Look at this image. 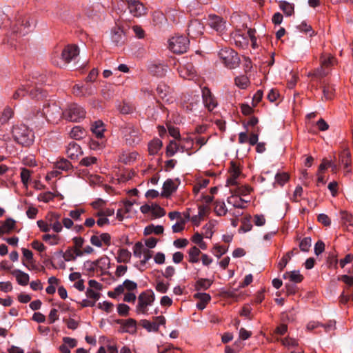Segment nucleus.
Returning <instances> with one entry per match:
<instances>
[{"mask_svg": "<svg viewBox=\"0 0 353 353\" xmlns=\"http://www.w3.org/2000/svg\"><path fill=\"white\" fill-rule=\"evenodd\" d=\"M153 248H154V237L143 239L134 244L133 255L139 259L141 265H144L152 257Z\"/></svg>", "mask_w": 353, "mask_h": 353, "instance_id": "1", "label": "nucleus"}, {"mask_svg": "<svg viewBox=\"0 0 353 353\" xmlns=\"http://www.w3.org/2000/svg\"><path fill=\"white\" fill-rule=\"evenodd\" d=\"M12 135L15 142L23 145L30 146L34 141V134L32 131L24 124L13 125Z\"/></svg>", "mask_w": 353, "mask_h": 353, "instance_id": "2", "label": "nucleus"}, {"mask_svg": "<svg viewBox=\"0 0 353 353\" xmlns=\"http://www.w3.org/2000/svg\"><path fill=\"white\" fill-rule=\"evenodd\" d=\"M121 136L127 145H134L140 141L139 129L132 123H125L120 128Z\"/></svg>", "mask_w": 353, "mask_h": 353, "instance_id": "3", "label": "nucleus"}, {"mask_svg": "<svg viewBox=\"0 0 353 353\" xmlns=\"http://www.w3.org/2000/svg\"><path fill=\"white\" fill-rule=\"evenodd\" d=\"M79 54V50L76 45H68L64 48L61 54V58L52 59L54 64L63 67L69 63L72 59L77 57Z\"/></svg>", "mask_w": 353, "mask_h": 353, "instance_id": "4", "label": "nucleus"}, {"mask_svg": "<svg viewBox=\"0 0 353 353\" xmlns=\"http://www.w3.org/2000/svg\"><path fill=\"white\" fill-rule=\"evenodd\" d=\"M190 45L188 37L182 35H175L168 41L169 49L175 54H183L187 52Z\"/></svg>", "mask_w": 353, "mask_h": 353, "instance_id": "5", "label": "nucleus"}, {"mask_svg": "<svg viewBox=\"0 0 353 353\" xmlns=\"http://www.w3.org/2000/svg\"><path fill=\"white\" fill-rule=\"evenodd\" d=\"M43 114L46 119L52 123H57L61 119L62 117H64V112L55 103L44 106L43 108Z\"/></svg>", "mask_w": 353, "mask_h": 353, "instance_id": "6", "label": "nucleus"}, {"mask_svg": "<svg viewBox=\"0 0 353 353\" xmlns=\"http://www.w3.org/2000/svg\"><path fill=\"white\" fill-rule=\"evenodd\" d=\"M85 110L76 103L70 105L68 109L64 111V117L72 122H78L85 118Z\"/></svg>", "mask_w": 353, "mask_h": 353, "instance_id": "7", "label": "nucleus"}, {"mask_svg": "<svg viewBox=\"0 0 353 353\" xmlns=\"http://www.w3.org/2000/svg\"><path fill=\"white\" fill-rule=\"evenodd\" d=\"M219 55L225 66L233 68L237 65L239 59L237 54L232 49L227 48L221 49Z\"/></svg>", "mask_w": 353, "mask_h": 353, "instance_id": "8", "label": "nucleus"}, {"mask_svg": "<svg viewBox=\"0 0 353 353\" xmlns=\"http://www.w3.org/2000/svg\"><path fill=\"white\" fill-rule=\"evenodd\" d=\"M129 12L134 17H141L146 13V8L140 0H123Z\"/></svg>", "mask_w": 353, "mask_h": 353, "instance_id": "9", "label": "nucleus"}, {"mask_svg": "<svg viewBox=\"0 0 353 353\" xmlns=\"http://www.w3.org/2000/svg\"><path fill=\"white\" fill-rule=\"evenodd\" d=\"M154 301L152 291L142 292L138 299L137 310L142 313H145L148 305H151Z\"/></svg>", "mask_w": 353, "mask_h": 353, "instance_id": "10", "label": "nucleus"}, {"mask_svg": "<svg viewBox=\"0 0 353 353\" xmlns=\"http://www.w3.org/2000/svg\"><path fill=\"white\" fill-rule=\"evenodd\" d=\"M242 176L241 170L234 161L230 162L229 168V176L227 179L228 185H236L239 179Z\"/></svg>", "mask_w": 353, "mask_h": 353, "instance_id": "11", "label": "nucleus"}, {"mask_svg": "<svg viewBox=\"0 0 353 353\" xmlns=\"http://www.w3.org/2000/svg\"><path fill=\"white\" fill-rule=\"evenodd\" d=\"M230 191L232 192V195L228 198V203L231 205L234 208H245L247 205V203L250 202V200L245 198L240 197L239 194H235L232 190Z\"/></svg>", "mask_w": 353, "mask_h": 353, "instance_id": "12", "label": "nucleus"}, {"mask_svg": "<svg viewBox=\"0 0 353 353\" xmlns=\"http://www.w3.org/2000/svg\"><path fill=\"white\" fill-rule=\"evenodd\" d=\"M72 91L77 97H88L96 92V88L91 85H74Z\"/></svg>", "mask_w": 353, "mask_h": 353, "instance_id": "13", "label": "nucleus"}, {"mask_svg": "<svg viewBox=\"0 0 353 353\" xmlns=\"http://www.w3.org/2000/svg\"><path fill=\"white\" fill-rule=\"evenodd\" d=\"M202 97L203 103L209 111H212L217 106V101L216 99L208 88H203Z\"/></svg>", "mask_w": 353, "mask_h": 353, "instance_id": "14", "label": "nucleus"}, {"mask_svg": "<svg viewBox=\"0 0 353 353\" xmlns=\"http://www.w3.org/2000/svg\"><path fill=\"white\" fill-rule=\"evenodd\" d=\"M204 30L203 24L199 20H193L188 28V34L191 38H196L201 36Z\"/></svg>", "mask_w": 353, "mask_h": 353, "instance_id": "15", "label": "nucleus"}, {"mask_svg": "<svg viewBox=\"0 0 353 353\" xmlns=\"http://www.w3.org/2000/svg\"><path fill=\"white\" fill-rule=\"evenodd\" d=\"M321 66L317 70L316 75L323 77L327 74V72L325 71V68H328L330 65H334L335 59L334 57L330 54H323L321 58Z\"/></svg>", "mask_w": 353, "mask_h": 353, "instance_id": "16", "label": "nucleus"}, {"mask_svg": "<svg viewBox=\"0 0 353 353\" xmlns=\"http://www.w3.org/2000/svg\"><path fill=\"white\" fill-rule=\"evenodd\" d=\"M208 21L209 26L218 32H222L225 28V22L219 16L210 14Z\"/></svg>", "mask_w": 353, "mask_h": 353, "instance_id": "17", "label": "nucleus"}, {"mask_svg": "<svg viewBox=\"0 0 353 353\" xmlns=\"http://www.w3.org/2000/svg\"><path fill=\"white\" fill-rule=\"evenodd\" d=\"M61 216L54 212L48 213L46 216V220L48 221L50 228L55 232H60L62 230V225L60 222Z\"/></svg>", "mask_w": 353, "mask_h": 353, "instance_id": "18", "label": "nucleus"}, {"mask_svg": "<svg viewBox=\"0 0 353 353\" xmlns=\"http://www.w3.org/2000/svg\"><path fill=\"white\" fill-rule=\"evenodd\" d=\"M177 189V184L172 179L166 180L162 188L161 196L164 198H168Z\"/></svg>", "mask_w": 353, "mask_h": 353, "instance_id": "19", "label": "nucleus"}, {"mask_svg": "<svg viewBox=\"0 0 353 353\" xmlns=\"http://www.w3.org/2000/svg\"><path fill=\"white\" fill-rule=\"evenodd\" d=\"M66 154L71 159H76L83 154V152L79 145L72 141L67 146Z\"/></svg>", "mask_w": 353, "mask_h": 353, "instance_id": "20", "label": "nucleus"}, {"mask_svg": "<svg viewBox=\"0 0 353 353\" xmlns=\"http://www.w3.org/2000/svg\"><path fill=\"white\" fill-rule=\"evenodd\" d=\"M214 212L218 216H225L228 212L231 213L232 210H228L225 203L223 201H217L214 203ZM232 214L238 217L241 214V213L237 211L232 212Z\"/></svg>", "mask_w": 353, "mask_h": 353, "instance_id": "21", "label": "nucleus"}, {"mask_svg": "<svg viewBox=\"0 0 353 353\" xmlns=\"http://www.w3.org/2000/svg\"><path fill=\"white\" fill-rule=\"evenodd\" d=\"M178 71L180 77L184 79H192L195 74V70L191 64L180 65Z\"/></svg>", "mask_w": 353, "mask_h": 353, "instance_id": "22", "label": "nucleus"}, {"mask_svg": "<svg viewBox=\"0 0 353 353\" xmlns=\"http://www.w3.org/2000/svg\"><path fill=\"white\" fill-rule=\"evenodd\" d=\"M137 284L135 282L127 279L123 283L122 285H118L114 289V293L119 295L124 293V291L125 290H128V292H132L137 290Z\"/></svg>", "mask_w": 353, "mask_h": 353, "instance_id": "23", "label": "nucleus"}, {"mask_svg": "<svg viewBox=\"0 0 353 353\" xmlns=\"http://www.w3.org/2000/svg\"><path fill=\"white\" fill-rule=\"evenodd\" d=\"M194 298L199 300V302L196 303V307L200 310H203L205 308L207 304L211 300V296L209 294L202 292L194 294Z\"/></svg>", "mask_w": 353, "mask_h": 353, "instance_id": "24", "label": "nucleus"}, {"mask_svg": "<svg viewBox=\"0 0 353 353\" xmlns=\"http://www.w3.org/2000/svg\"><path fill=\"white\" fill-rule=\"evenodd\" d=\"M139 157L136 151H125L119 156V161L125 164H130L134 162Z\"/></svg>", "mask_w": 353, "mask_h": 353, "instance_id": "25", "label": "nucleus"}, {"mask_svg": "<svg viewBox=\"0 0 353 353\" xmlns=\"http://www.w3.org/2000/svg\"><path fill=\"white\" fill-rule=\"evenodd\" d=\"M11 274L16 278V280L19 285L25 286L28 284L30 277L27 273L16 269L12 271Z\"/></svg>", "mask_w": 353, "mask_h": 353, "instance_id": "26", "label": "nucleus"}, {"mask_svg": "<svg viewBox=\"0 0 353 353\" xmlns=\"http://www.w3.org/2000/svg\"><path fill=\"white\" fill-rule=\"evenodd\" d=\"M15 223L16 221L14 219L11 218L7 219L0 226V236L10 233L14 228Z\"/></svg>", "mask_w": 353, "mask_h": 353, "instance_id": "27", "label": "nucleus"}, {"mask_svg": "<svg viewBox=\"0 0 353 353\" xmlns=\"http://www.w3.org/2000/svg\"><path fill=\"white\" fill-rule=\"evenodd\" d=\"M157 94L163 101H168V96L170 92V88L164 83H160L156 89Z\"/></svg>", "mask_w": 353, "mask_h": 353, "instance_id": "28", "label": "nucleus"}, {"mask_svg": "<svg viewBox=\"0 0 353 353\" xmlns=\"http://www.w3.org/2000/svg\"><path fill=\"white\" fill-rule=\"evenodd\" d=\"M124 37L125 35L123 31L119 28H115L112 30L111 39L115 44L119 45L122 43L123 42Z\"/></svg>", "mask_w": 353, "mask_h": 353, "instance_id": "29", "label": "nucleus"}, {"mask_svg": "<svg viewBox=\"0 0 353 353\" xmlns=\"http://www.w3.org/2000/svg\"><path fill=\"white\" fill-rule=\"evenodd\" d=\"M283 278L285 279H289L290 281L294 283H300L303 279V275L300 274L299 271L296 270L285 272L283 274Z\"/></svg>", "mask_w": 353, "mask_h": 353, "instance_id": "30", "label": "nucleus"}, {"mask_svg": "<svg viewBox=\"0 0 353 353\" xmlns=\"http://www.w3.org/2000/svg\"><path fill=\"white\" fill-rule=\"evenodd\" d=\"M132 254L127 249H119L117 252V261L118 263H128L130 261Z\"/></svg>", "mask_w": 353, "mask_h": 353, "instance_id": "31", "label": "nucleus"}, {"mask_svg": "<svg viewBox=\"0 0 353 353\" xmlns=\"http://www.w3.org/2000/svg\"><path fill=\"white\" fill-rule=\"evenodd\" d=\"M91 130L97 138H102L105 131L104 124L100 120L97 121L92 124Z\"/></svg>", "mask_w": 353, "mask_h": 353, "instance_id": "32", "label": "nucleus"}, {"mask_svg": "<svg viewBox=\"0 0 353 353\" xmlns=\"http://www.w3.org/2000/svg\"><path fill=\"white\" fill-rule=\"evenodd\" d=\"M213 281L208 279H199L195 284L194 288L196 290H208L212 284Z\"/></svg>", "mask_w": 353, "mask_h": 353, "instance_id": "33", "label": "nucleus"}, {"mask_svg": "<svg viewBox=\"0 0 353 353\" xmlns=\"http://www.w3.org/2000/svg\"><path fill=\"white\" fill-rule=\"evenodd\" d=\"M165 319L163 316L156 317V332L159 331L161 335L168 334V331L165 329Z\"/></svg>", "mask_w": 353, "mask_h": 353, "instance_id": "34", "label": "nucleus"}, {"mask_svg": "<svg viewBox=\"0 0 353 353\" xmlns=\"http://www.w3.org/2000/svg\"><path fill=\"white\" fill-rule=\"evenodd\" d=\"M70 136L72 139L80 140L85 136V131L81 126H75L71 130Z\"/></svg>", "mask_w": 353, "mask_h": 353, "instance_id": "35", "label": "nucleus"}, {"mask_svg": "<svg viewBox=\"0 0 353 353\" xmlns=\"http://www.w3.org/2000/svg\"><path fill=\"white\" fill-rule=\"evenodd\" d=\"M201 254L199 248L196 246L192 247L188 250V261L191 263H195L199 261V256Z\"/></svg>", "mask_w": 353, "mask_h": 353, "instance_id": "36", "label": "nucleus"}, {"mask_svg": "<svg viewBox=\"0 0 353 353\" xmlns=\"http://www.w3.org/2000/svg\"><path fill=\"white\" fill-rule=\"evenodd\" d=\"M123 330L130 334L135 333L137 330L136 321L132 319H128L123 325Z\"/></svg>", "mask_w": 353, "mask_h": 353, "instance_id": "37", "label": "nucleus"}, {"mask_svg": "<svg viewBox=\"0 0 353 353\" xmlns=\"http://www.w3.org/2000/svg\"><path fill=\"white\" fill-rule=\"evenodd\" d=\"M280 341L282 345L288 350H292L299 346L297 341L290 337H285L281 339Z\"/></svg>", "mask_w": 353, "mask_h": 353, "instance_id": "38", "label": "nucleus"}, {"mask_svg": "<svg viewBox=\"0 0 353 353\" xmlns=\"http://www.w3.org/2000/svg\"><path fill=\"white\" fill-rule=\"evenodd\" d=\"M194 140L192 138L187 137L183 138V139L180 140L179 142V145L181 148V152L186 151L188 152L189 150H190L193 145Z\"/></svg>", "mask_w": 353, "mask_h": 353, "instance_id": "39", "label": "nucleus"}, {"mask_svg": "<svg viewBox=\"0 0 353 353\" xmlns=\"http://www.w3.org/2000/svg\"><path fill=\"white\" fill-rule=\"evenodd\" d=\"M335 89L332 85H325L323 88V98L325 100H331L334 98Z\"/></svg>", "mask_w": 353, "mask_h": 353, "instance_id": "40", "label": "nucleus"}, {"mask_svg": "<svg viewBox=\"0 0 353 353\" xmlns=\"http://www.w3.org/2000/svg\"><path fill=\"white\" fill-rule=\"evenodd\" d=\"M177 151H181V148L176 141H170L166 148V154L168 157L173 156Z\"/></svg>", "mask_w": 353, "mask_h": 353, "instance_id": "41", "label": "nucleus"}, {"mask_svg": "<svg viewBox=\"0 0 353 353\" xmlns=\"http://www.w3.org/2000/svg\"><path fill=\"white\" fill-rule=\"evenodd\" d=\"M118 110L123 114H128L133 112L134 107L129 103L123 102L118 105Z\"/></svg>", "mask_w": 353, "mask_h": 353, "instance_id": "42", "label": "nucleus"}, {"mask_svg": "<svg viewBox=\"0 0 353 353\" xmlns=\"http://www.w3.org/2000/svg\"><path fill=\"white\" fill-rule=\"evenodd\" d=\"M233 192L239 194L240 197L245 198L250 194L252 189L248 185H243L237 187L235 190H232Z\"/></svg>", "mask_w": 353, "mask_h": 353, "instance_id": "43", "label": "nucleus"}, {"mask_svg": "<svg viewBox=\"0 0 353 353\" xmlns=\"http://www.w3.org/2000/svg\"><path fill=\"white\" fill-rule=\"evenodd\" d=\"M279 8L287 16H291L294 13V6L287 1H281Z\"/></svg>", "mask_w": 353, "mask_h": 353, "instance_id": "44", "label": "nucleus"}, {"mask_svg": "<svg viewBox=\"0 0 353 353\" xmlns=\"http://www.w3.org/2000/svg\"><path fill=\"white\" fill-rule=\"evenodd\" d=\"M235 84L241 89H245L250 84V81L248 77L241 75L236 77Z\"/></svg>", "mask_w": 353, "mask_h": 353, "instance_id": "45", "label": "nucleus"}, {"mask_svg": "<svg viewBox=\"0 0 353 353\" xmlns=\"http://www.w3.org/2000/svg\"><path fill=\"white\" fill-rule=\"evenodd\" d=\"M290 176L287 172L278 173L275 176V183L278 185L283 186L286 182L288 181Z\"/></svg>", "mask_w": 353, "mask_h": 353, "instance_id": "46", "label": "nucleus"}, {"mask_svg": "<svg viewBox=\"0 0 353 353\" xmlns=\"http://www.w3.org/2000/svg\"><path fill=\"white\" fill-rule=\"evenodd\" d=\"M95 263L100 271H103L109 268V259L108 257H101L95 261Z\"/></svg>", "mask_w": 353, "mask_h": 353, "instance_id": "47", "label": "nucleus"}, {"mask_svg": "<svg viewBox=\"0 0 353 353\" xmlns=\"http://www.w3.org/2000/svg\"><path fill=\"white\" fill-rule=\"evenodd\" d=\"M28 92L26 88L22 85L14 92L12 99L14 100H21L26 95Z\"/></svg>", "mask_w": 353, "mask_h": 353, "instance_id": "48", "label": "nucleus"}, {"mask_svg": "<svg viewBox=\"0 0 353 353\" xmlns=\"http://www.w3.org/2000/svg\"><path fill=\"white\" fill-rule=\"evenodd\" d=\"M214 227V225L212 222H209L203 226V229L204 230V232H203L204 237H205L207 239H210L212 236L213 233H214V230H213Z\"/></svg>", "mask_w": 353, "mask_h": 353, "instance_id": "49", "label": "nucleus"}, {"mask_svg": "<svg viewBox=\"0 0 353 353\" xmlns=\"http://www.w3.org/2000/svg\"><path fill=\"white\" fill-rule=\"evenodd\" d=\"M168 71V67L164 64L156 65V77L162 78L165 76Z\"/></svg>", "mask_w": 353, "mask_h": 353, "instance_id": "50", "label": "nucleus"}, {"mask_svg": "<svg viewBox=\"0 0 353 353\" xmlns=\"http://www.w3.org/2000/svg\"><path fill=\"white\" fill-rule=\"evenodd\" d=\"M42 239L50 245H57L59 241V237L55 234H44L42 237Z\"/></svg>", "mask_w": 353, "mask_h": 353, "instance_id": "51", "label": "nucleus"}, {"mask_svg": "<svg viewBox=\"0 0 353 353\" xmlns=\"http://www.w3.org/2000/svg\"><path fill=\"white\" fill-rule=\"evenodd\" d=\"M54 197V194L51 192H46L43 193H41L38 196V200L39 201H43L45 203H48L50 201H52Z\"/></svg>", "mask_w": 353, "mask_h": 353, "instance_id": "52", "label": "nucleus"}, {"mask_svg": "<svg viewBox=\"0 0 353 353\" xmlns=\"http://www.w3.org/2000/svg\"><path fill=\"white\" fill-rule=\"evenodd\" d=\"M186 220L184 219H180L179 221L172 225V231L173 232H180L183 231L185 228Z\"/></svg>", "mask_w": 353, "mask_h": 353, "instance_id": "53", "label": "nucleus"}, {"mask_svg": "<svg viewBox=\"0 0 353 353\" xmlns=\"http://www.w3.org/2000/svg\"><path fill=\"white\" fill-rule=\"evenodd\" d=\"M311 239L309 237L304 238L299 244L300 249L303 252H307L311 246Z\"/></svg>", "mask_w": 353, "mask_h": 353, "instance_id": "54", "label": "nucleus"}, {"mask_svg": "<svg viewBox=\"0 0 353 353\" xmlns=\"http://www.w3.org/2000/svg\"><path fill=\"white\" fill-rule=\"evenodd\" d=\"M228 249L225 246L216 245L214 247L213 253L217 258H220L228 251Z\"/></svg>", "mask_w": 353, "mask_h": 353, "instance_id": "55", "label": "nucleus"}, {"mask_svg": "<svg viewBox=\"0 0 353 353\" xmlns=\"http://www.w3.org/2000/svg\"><path fill=\"white\" fill-rule=\"evenodd\" d=\"M57 168L62 170H68L71 168V163L66 159H61L57 162Z\"/></svg>", "mask_w": 353, "mask_h": 353, "instance_id": "56", "label": "nucleus"}, {"mask_svg": "<svg viewBox=\"0 0 353 353\" xmlns=\"http://www.w3.org/2000/svg\"><path fill=\"white\" fill-rule=\"evenodd\" d=\"M97 161V159L94 157H86L83 158L80 161V165L83 166H90L91 165L94 164Z\"/></svg>", "mask_w": 353, "mask_h": 353, "instance_id": "57", "label": "nucleus"}, {"mask_svg": "<svg viewBox=\"0 0 353 353\" xmlns=\"http://www.w3.org/2000/svg\"><path fill=\"white\" fill-rule=\"evenodd\" d=\"M30 177V171L26 168H22L21 170V179L22 183L27 185Z\"/></svg>", "mask_w": 353, "mask_h": 353, "instance_id": "58", "label": "nucleus"}, {"mask_svg": "<svg viewBox=\"0 0 353 353\" xmlns=\"http://www.w3.org/2000/svg\"><path fill=\"white\" fill-rule=\"evenodd\" d=\"M14 115V111L12 108L7 107L6 108L2 113V119L4 122H7Z\"/></svg>", "mask_w": 353, "mask_h": 353, "instance_id": "59", "label": "nucleus"}, {"mask_svg": "<svg viewBox=\"0 0 353 353\" xmlns=\"http://www.w3.org/2000/svg\"><path fill=\"white\" fill-rule=\"evenodd\" d=\"M86 295L88 298L92 299L93 300L92 301H94V302L96 301H97L100 297L99 292H97V290H93L91 288L87 289Z\"/></svg>", "mask_w": 353, "mask_h": 353, "instance_id": "60", "label": "nucleus"}, {"mask_svg": "<svg viewBox=\"0 0 353 353\" xmlns=\"http://www.w3.org/2000/svg\"><path fill=\"white\" fill-rule=\"evenodd\" d=\"M23 256L27 261L28 263H34L33 254L32 251L26 248L21 249Z\"/></svg>", "mask_w": 353, "mask_h": 353, "instance_id": "61", "label": "nucleus"}, {"mask_svg": "<svg viewBox=\"0 0 353 353\" xmlns=\"http://www.w3.org/2000/svg\"><path fill=\"white\" fill-rule=\"evenodd\" d=\"M59 318L58 310L55 308H53L50 310L48 315V322L50 324L54 323Z\"/></svg>", "mask_w": 353, "mask_h": 353, "instance_id": "62", "label": "nucleus"}, {"mask_svg": "<svg viewBox=\"0 0 353 353\" xmlns=\"http://www.w3.org/2000/svg\"><path fill=\"white\" fill-rule=\"evenodd\" d=\"M37 223L39 229L43 232H49L51 229L47 220L46 221L43 220H39Z\"/></svg>", "mask_w": 353, "mask_h": 353, "instance_id": "63", "label": "nucleus"}, {"mask_svg": "<svg viewBox=\"0 0 353 353\" xmlns=\"http://www.w3.org/2000/svg\"><path fill=\"white\" fill-rule=\"evenodd\" d=\"M63 257L65 261H74L76 257L74 254V250L72 248L68 249L63 255Z\"/></svg>", "mask_w": 353, "mask_h": 353, "instance_id": "64", "label": "nucleus"}]
</instances>
